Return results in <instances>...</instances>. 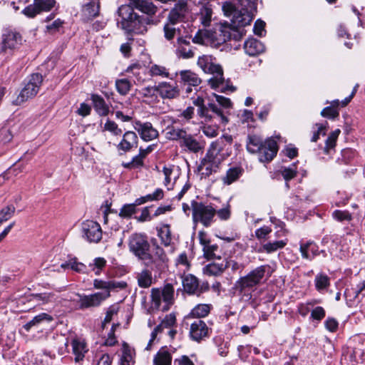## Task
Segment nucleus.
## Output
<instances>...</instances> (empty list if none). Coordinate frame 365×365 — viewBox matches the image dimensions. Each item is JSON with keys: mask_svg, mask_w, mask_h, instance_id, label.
<instances>
[{"mask_svg": "<svg viewBox=\"0 0 365 365\" xmlns=\"http://www.w3.org/2000/svg\"><path fill=\"white\" fill-rule=\"evenodd\" d=\"M225 160L223 158L207 149L205 155L201 159L198 165V170L205 176H210L217 172L221 163Z\"/></svg>", "mask_w": 365, "mask_h": 365, "instance_id": "10", "label": "nucleus"}, {"mask_svg": "<svg viewBox=\"0 0 365 365\" xmlns=\"http://www.w3.org/2000/svg\"><path fill=\"white\" fill-rule=\"evenodd\" d=\"M190 336L193 341L199 342L209 335L210 329L201 319H195L190 323Z\"/></svg>", "mask_w": 365, "mask_h": 365, "instance_id": "16", "label": "nucleus"}, {"mask_svg": "<svg viewBox=\"0 0 365 365\" xmlns=\"http://www.w3.org/2000/svg\"><path fill=\"white\" fill-rule=\"evenodd\" d=\"M155 89L163 98L173 99L177 98L180 94L178 86L168 82L159 83L155 86Z\"/></svg>", "mask_w": 365, "mask_h": 365, "instance_id": "21", "label": "nucleus"}, {"mask_svg": "<svg viewBox=\"0 0 365 365\" xmlns=\"http://www.w3.org/2000/svg\"><path fill=\"white\" fill-rule=\"evenodd\" d=\"M209 110H211L217 117L220 118V121L223 123H227L228 122L227 118L224 115L222 109L218 107L214 103H208Z\"/></svg>", "mask_w": 365, "mask_h": 365, "instance_id": "54", "label": "nucleus"}, {"mask_svg": "<svg viewBox=\"0 0 365 365\" xmlns=\"http://www.w3.org/2000/svg\"><path fill=\"white\" fill-rule=\"evenodd\" d=\"M99 1H91L85 4L81 10L82 16L84 20L88 21L96 17L99 14Z\"/></svg>", "mask_w": 365, "mask_h": 365, "instance_id": "25", "label": "nucleus"}, {"mask_svg": "<svg viewBox=\"0 0 365 365\" xmlns=\"http://www.w3.org/2000/svg\"><path fill=\"white\" fill-rule=\"evenodd\" d=\"M225 271L224 262L221 263H210L202 269L203 274L207 276H218Z\"/></svg>", "mask_w": 365, "mask_h": 365, "instance_id": "38", "label": "nucleus"}, {"mask_svg": "<svg viewBox=\"0 0 365 365\" xmlns=\"http://www.w3.org/2000/svg\"><path fill=\"white\" fill-rule=\"evenodd\" d=\"M174 292V287L171 284H165L163 289L153 288L150 294L153 306L155 309H159L163 301L165 304L162 310H168L173 303Z\"/></svg>", "mask_w": 365, "mask_h": 365, "instance_id": "8", "label": "nucleus"}, {"mask_svg": "<svg viewBox=\"0 0 365 365\" xmlns=\"http://www.w3.org/2000/svg\"><path fill=\"white\" fill-rule=\"evenodd\" d=\"M240 9L253 14L256 9L255 0H240Z\"/></svg>", "mask_w": 365, "mask_h": 365, "instance_id": "55", "label": "nucleus"}, {"mask_svg": "<svg viewBox=\"0 0 365 365\" xmlns=\"http://www.w3.org/2000/svg\"><path fill=\"white\" fill-rule=\"evenodd\" d=\"M158 236L160 237L162 244L167 247H170V251H173L172 245V237L170 227L168 224L163 225L160 228L157 229Z\"/></svg>", "mask_w": 365, "mask_h": 365, "instance_id": "31", "label": "nucleus"}, {"mask_svg": "<svg viewBox=\"0 0 365 365\" xmlns=\"http://www.w3.org/2000/svg\"><path fill=\"white\" fill-rule=\"evenodd\" d=\"M21 41L22 38L19 33L7 30L2 36L1 50L4 51H6L7 49L14 50L21 44Z\"/></svg>", "mask_w": 365, "mask_h": 365, "instance_id": "19", "label": "nucleus"}, {"mask_svg": "<svg viewBox=\"0 0 365 365\" xmlns=\"http://www.w3.org/2000/svg\"><path fill=\"white\" fill-rule=\"evenodd\" d=\"M136 205L135 202L132 204H126L120 210L119 215L124 218H129L136 212Z\"/></svg>", "mask_w": 365, "mask_h": 365, "instance_id": "50", "label": "nucleus"}, {"mask_svg": "<svg viewBox=\"0 0 365 365\" xmlns=\"http://www.w3.org/2000/svg\"><path fill=\"white\" fill-rule=\"evenodd\" d=\"M187 4L184 1L180 2L170 11L169 14V20L172 24L182 19L186 11Z\"/></svg>", "mask_w": 365, "mask_h": 365, "instance_id": "29", "label": "nucleus"}, {"mask_svg": "<svg viewBox=\"0 0 365 365\" xmlns=\"http://www.w3.org/2000/svg\"><path fill=\"white\" fill-rule=\"evenodd\" d=\"M131 86V83L126 78L118 79L115 81L116 90L122 96L127 95L130 91Z\"/></svg>", "mask_w": 365, "mask_h": 365, "instance_id": "44", "label": "nucleus"}, {"mask_svg": "<svg viewBox=\"0 0 365 365\" xmlns=\"http://www.w3.org/2000/svg\"><path fill=\"white\" fill-rule=\"evenodd\" d=\"M162 173L164 176V185L168 187V189H170L169 185L172 183V181L175 182L178 178V173L177 170H175V166H164Z\"/></svg>", "mask_w": 365, "mask_h": 365, "instance_id": "37", "label": "nucleus"}, {"mask_svg": "<svg viewBox=\"0 0 365 365\" xmlns=\"http://www.w3.org/2000/svg\"><path fill=\"white\" fill-rule=\"evenodd\" d=\"M177 54L182 58H190L194 56V52L187 46H178L177 48Z\"/></svg>", "mask_w": 365, "mask_h": 365, "instance_id": "60", "label": "nucleus"}, {"mask_svg": "<svg viewBox=\"0 0 365 365\" xmlns=\"http://www.w3.org/2000/svg\"><path fill=\"white\" fill-rule=\"evenodd\" d=\"M225 270L227 268H230L232 271L236 272L237 270H242L243 269V265L238 263L235 260L233 259H226L224 262Z\"/></svg>", "mask_w": 365, "mask_h": 365, "instance_id": "63", "label": "nucleus"}, {"mask_svg": "<svg viewBox=\"0 0 365 365\" xmlns=\"http://www.w3.org/2000/svg\"><path fill=\"white\" fill-rule=\"evenodd\" d=\"M143 165L144 158L139 153L135 155L130 162L122 163L123 168L130 170L141 168Z\"/></svg>", "mask_w": 365, "mask_h": 365, "instance_id": "48", "label": "nucleus"}, {"mask_svg": "<svg viewBox=\"0 0 365 365\" xmlns=\"http://www.w3.org/2000/svg\"><path fill=\"white\" fill-rule=\"evenodd\" d=\"M244 49L249 56H256L264 50V45L255 38H249L245 42Z\"/></svg>", "mask_w": 365, "mask_h": 365, "instance_id": "26", "label": "nucleus"}, {"mask_svg": "<svg viewBox=\"0 0 365 365\" xmlns=\"http://www.w3.org/2000/svg\"><path fill=\"white\" fill-rule=\"evenodd\" d=\"M186 130L183 128L168 126L166 128L165 138L169 140L179 141L181 143Z\"/></svg>", "mask_w": 365, "mask_h": 365, "instance_id": "36", "label": "nucleus"}, {"mask_svg": "<svg viewBox=\"0 0 365 365\" xmlns=\"http://www.w3.org/2000/svg\"><path fill=\"white\" fill-rule=\"evenodd\" d=\"M218 249V246L217 245H207L205 247L202 248L204 256L208 259H211L215 257V252Z\"/></svg>", "mask_w": 365, "mask_h": 365, "instance_id": "59", "label": "nucleus"}, {"mask_svg": "<svg viewBox=\"0 0 365 365\" xmlns=\"http://www.w3.org/2000/svg\"><path fill=\"white\" fill-rule=\"evenodd\" d=\"M333 217L339 221H351L352 220V216L349 211L346 210H335L332 213Z\"/></svg>", "mask_w": 365, "mask_h": 365, "instance_id": "52", "label": "nucleus"}, {"mask_svg": "<svg viewBox=\"0 0 365 365\" xmlns=\"http://www.w3.org/2000/svg\"><path fill=\"white\" fill-rule=\"evenodd\" d=\"M197 15L201 24L205 27L209 26L212 17V9L211 5L209 4L202 5Z\"/></svg>", "mask_w": 365, "mask_h": 365, "instance_id": "28", "label": "nucleus"}, {"mask_svg": "<svg viewBox=\"0 0 365 365\" xmlns=\"http://www.w3.org/2000/svg\"><path fill=\"white\" fill-rule=\"evenodd\" d=\"M216 215L222 220H227L231 216L230 205L227 204L222 208L216 210Z\"/></svg>", "mask_w": 365, "mask_h": 365, "instance_id": "57", "label": "nucleus"}, {"mask_svg": "<svg viewBox=\"0 0 365 365\" xmlns=\"http://www.w3.org/2000/svg\"><path fill=\"white\" fill-rule=\"evenodd\" d=\"M232 142L233 138L232 135H223L212 142L208 149L225 160L231 155Z\"/></svg>", "mask_w": 365, "mask_h": 365, "instance_id": "12", "label": "nucleus"}, {"mask_svg": "<svg viewBox=\"0 0 365 365\" xmlns=\"http://www.w3.org/2000/svg\"><path fill=\"white\" fill-rule=\"evenodd\" d=\"M329 285V279L327 275H317L315 277V286L317 290L326 289Z\"/></svg>", "mask_w": 365, "mask_h": 365, "instance_id": "51", "label": "nucleus"}, {"mask_svg": "<svg viewBox=\"0 0 365 365\" xmlns=\"http://www.w3.org/2000/svg\"><path fill=\"white\" fill-rule=\"evenodd\" d=\"M341 131L339 129H336L334 131L331 132L328 136L326 143L325 147L324 148V151L325 153L328 154L329 150L334 148L336 143V140L340 134Z\"/></svg>", "mask_w": 365, "mask_h": 365, "instance_id": "43", "label": "nucleus"}, {"mask_svg": "<svg viewBox=\"0 0 365 365\" xmlns=\"http://www.w3.org/2000/svg\"><path fill=\"white\" fill-rule=\"evenodd\" d=\"M53 318L46 314V313H41L40 314L34 317L31 321L27 322L24 325V328L29 331L32 327L36 326L38 324L41 323L43 321L51 322Z\"/></svg>", "mask_w": 365, "mask_h": 365, "instance_id": "42", "label": "nucleus"}, {"mask_svg": "<svg viewBox=\"0 0 365 365\" xmlns=\"http://www.w3.org/2000/svg\"><path fill=\"white\" fill-rule=\"evenodd\" d=\"M43 81V77L39 73L31 75L30 78L19 96L13 101L14 105H21L29 98H32L38 93Z\"/></svg>", "mask_w": 365, "mask_h": 365, "instance_id": "9", "label": "nucleus"}, {"mask_svg": "<svg viewBox=\"0 0 365 365\" xmlns=\"http://www.w3.org/2000/svg\"><path fill=\"white\" fill-rule=\"evenodd\" d=\"M339 104V102L338 100L334 101L332 102L331 106L326 107L322 110L321 115L323 117L332 118V119L338 117L339 111L336 108H334V106H338Z\"/></svg>", "mask_w": 365, "mask_h": 365, "instance_id": "46", "label": "nucleus"}, {"mask_svg": "<svg viewBox=\"0 0 365 365\" xmlns=\"http://www.w3.org/2000/svg\"><path fill=\"white\" fill-rule=\"evenodd\" d=\"M93 287L98 289H104V292H101L102 293H108L110 294V281H103L101 279H96L93 281Z\"/></svg>", "mask_w": 365, "mask_h": 365, "instance_id": "56", "label": "nucleus"}, {"mask_svg": "<svg viewBox=\"0 0 365 365\" xmlns=\"http://www.w3.org/2000/svg\"><path fill=\"white\" fill-rule=\"evenodd\" d=\"M194 222H200L203 226L210 227L216 215V209L210 205L192 201L191 202Z\"/></svg>", "mask_w": 365, "mask_h": 365, "instance_id": "7", "label": "nucleus"}, {"mask_svg": "<svg viewBox=\"0 0 365 365\" xmlns=\"http://www.w3.org/2000/svg\"><path fill=\"white\" fill-rule=\"evenodd\" d=\"M287 235V231L281 229L280 230L275 232V237H284L282 240L269 241L264 244L262 247V251L265 252L267 254L272 253L277 251L278 250L283 249L288 242V239L285 237Z\"/></svg>", "mask_w": 365, "mask_h": 365, "instance_id": "20", "label": "nucleus"}, {"mask_svg": "<svg viewBox=\"0 0 365 365\" xmlns=\"http://www.w3.org/2000/svg\"><path fill=\"white\" fill-rule=\"evenodd\" d=\"M180 146L193 153H197L204 149V145L187 131L181 140V143H180Z\"/></svg>", "mask_w": 365, "mask_h": 365, "instance_id": "22", "label": "nucleus"}, {"mask_svg": "<svg viewBox=\"0 0 365 365\" xmlns=\"http://www.w3.org/2000/svg\"><path fill=\"white\" fill-rule=\"evenodd\" d=\"M222 10L227 16L231 17V24L224 23L218 26V32L214 35V39L218 44L234 39L240 41L245 34L243 27L249 25L252 20L253 14L249 11L236 8L230 3H225Z\"/></svg>", "mask_w": 365, "mask_h": 365, "instance_id": "1", "label": "nucleus"}, {"mask_svg": "<svg viewBox=\"0 0 365 365\" xmlns=\"http://www.w3.org/2000/svg\"><path fill=\"white\" fill-rule=\"evenodd\" d=\"M83 237L90 243H98L102 239L101 225L93 220H86L82 223Z\"/></svg>", "mask_w": 365, "mask_h": 365, "instance_id": "13", "label": "nucleus"}, {"mask_svg": "<svg viewBox=\"0 0 365 365\" xmlns=\"http://www.w3.org/2000/svg\"><path fill=\"white\" fill-rule=\"evenodd\" d=\"M175 316L173 314L167 315L162 323L158 325L151 333V338L148 342L146 349H150L152 342L155 339L157 334L162 331L163 327L168 328L175 323Z\"/></svg>", "mask_w": 365, "mask_h": 365, "instance_id": "23", "label": "nucleus"}, {"mask_svg": "<svg viewBox=\"0 0 365 365\" xmlns=\"http://www.w3.org/2000/svg\"><path fill=\"white\" fill-rule=\"evenodd\" d=\"M171 355L165 348L160 349L153 359L154 365H171Z\"/></svg>", "mask_w": 365, "mask_h": 365, "instance_id": "39", "label": "nucleus"}, {"mask_svg": "<svg viewBox=\"0 0 365 365\" xmlns=\"http://www.w3.org/2000/svg\"><path fill=\"white\" fill-rule=\"evenodd\" d=\"M104 130L109 131L114 135H120L122 134V130L118 125L112 120H107L104 125Z\"/></svg>", "mask_w": 365, "mask_h": 365, "instance_id": "53", "label": "nucleus"}, {"mask_svg": "<svg viewBox=\"0 0 365 365\" xmlns=\"http://www.w3.org/2000/svg\"><path fill=\"white\" fill-rule=\"evenodd\" d=\"M37 301H41L43 304L53 302L55 299V294L51 292H45L34 295Z\"/></svg>", "mask_w": 365, "mask_h": 365, "instance_id": "61", "label": "nucleus"}, {"mask_svg": "<svg viewBox=\"0 0 365 365\" xmlns=\"http://www.w3.org/2000/svg\"><path fill=\"white\" fill-rule=\"evenodd\" d=\"M180 82L189 86L197 87L201 83V79L194 72L190 70H183L179 72Z\"/></svg>", "mask_w": 365, "mask_h": 365, "instance_id": "24", "label": "nucleus"}, {"mask_svg": "<svg viewBox=\"0 0 365 365\" xmlns=\"http://www.w3.org/2000/svg\"><path fill=\"white\" fill-rule=\"evenodd\" d=\"M129 250L139 259L146 262H151V255L149 252L150 244L147 237L142 234H133L128 240Z\"/></svg>", "mask_w": 365, "mask_h": 365, "instance_id": "6", "label": "nucleus"}, {"mask_svg": "<svg viewBox=\"0 0 365 365\" xmlns=\"http://www.w3.org/2000/svg\"><path fill=\"white\" fill-rule=\"evenodd\" d=\"M135 351L126 343H123L122 347V356L120 365H133Z\"/></svg>", "mask_w": 365, "mask_h": 365, "instance_id": "35", "label": "nucleus"}, {"mask_svg": "<svg viewBox=\"0 0 365 365\" xmlns=\"http://www.w3.org/2000/svg\"><path fill=\"white\" fill-rule=\"evenodd\" d=\"M73 353L75 355V361L78 362L84 358L88 351L86 344L83 341L73 339L72 341Z\"/></svg>", "mask_w": 365, "mask_h": 365, "instance_id": "33", "label": "nucleus"}, {"mask_svg": "<svg viewBox=\"0 0 365 365\" xmlns=\"http://www.w3.org/2000/svg\"><path fill=\"white\" fill-rule=\"evenodd\" d=\"M247 150L251 153H258L259 160L269 163L277 155L278 146L277 142L271 138L263 141L257 135H250L247 143Z\"/></svg>", "mask_w": 365, "mask_h": 365, "instance_id": "3", "label": "nucleus"}, {"mask_svg": "<svg viewBox=\"0 0 365 365\" xmlns=\"http://www.w3.org/2000/svg\"><path fill=\"white\" fill-rule=\"evenodd\" d=\"M211 308V304H197L191 310L190 313L187 317V319L188 320L193 318L200 319V318L205 317L210 312Z\"/></svg>", "mask_w": 365, "mask_h": 365, "instance_id": "30", "label": "nucleus"}, {"mask_svg": "<svg viewBox=\"0 0 365 365\" xmlns=\"http://www.w3.org/2000/svg\"><path fill=\"white\" fill-rule=\"evenodd\" d=\"M138 145V137L133 131H126L123 133L121 140L116 145L119 155H122L137 148Z\"/></svg>", "mask_w": 365, "mask_h": 365, "instance_id": "15", "label": "nucleus"}, {"mask_svg": "<svg viewBox=\"0 0 365 365\" xmlns=\"http://www.w3.org/2000/svg\"><path fill=\"white\" fill-rule=\"evenodd\" d=\"M281 174L283 177V178L287 181L286 182V187L289 188V184L287 181L293 179L296 177L297 171L295 168V165H292V167H282L281 168Z\"/></svg>", "mask_w": 365, "mask_h": 365, "instance_id": "49", "label": "nucleus"}, {"mask_svg": "<svg viewBox=\"0 0 365 365\" xmlns=\"http://www.w3.org/2000/svg\"><path fill=\"white\" fill-rule=\"evenodd\" d=\"M271 228L267 226L262 227L255 231V236L256 237L261 240H266L268 237V235L271 233Z\"/></svg>", "mask_w": 365, "mask_h": 365, "instance_id": "62", "label": "nucleus"}, {"mask_svg": "<svg viewBox=\"0 0 365 365\" xmlns=\"http://www.w3.org/2000/svg\"><path fill=\"white\" fill-rule=\"evenodd\" d=\"M216 32H218V27L216 28L213 32H211L207 30H205V31L200 30L193 37L192 41L195 43L204 44V43H205L206 38H210L212 41V43H214L215 46H217L219 44L217 43V41H215V39H214V35H215Z\"/></svg>", "mask_w": 365, "mask_h": 365, "instance_id": "34", "label": "nucleus"}, {"mask_svg": "<svg viewBox=\"0 0 365 365\" xmlns=\"http://www.w3.org/2000/svg\"><path fill=\"white\" fill-rule=\"evenodd\" d=\"M269 269L270 267L268 264L256 267L247 275L239 278L235 284V288L241 294H248L266 280L265 275L269 273Z\"/></svg>", "mask_w": 365, "mask_h": 365, "instance_id": "4", "label": "nucleus"}, {"mask_svg": "<svg viewBox=\"0 0 365 365\" xmlns=\"http://www.w3.org/2000/svg\"><path fill=\"white\" fill-rule=\"evenodd\" d=\"M118 14L121 18L120 24L122 29L128 32L143 34L147 31V26L153 24L151 17L138 15L129 5H121L118 8Z\"/></svg>", "mask_w": 365, "mask_h": 365, "instance_id": "2", "label": "nucleus"}, {"mask_svg": "<svg viewBox=\"0 0 365 365\" xmlns=\"http://www.w3.org/2000/svg\"><path fill=\"white\" fill-rule=\"evenodd\" d=\"M194 111L195 108L192 106H188L186 109L180 111L178 116L188 121L193 118Z\"/></svg>", "mask_w": 365, "mask_h": 365, "instance_id": "64", "label": "nucleus"}, {"mask_svg": "<svg viewBox=\"0 0 365 365\" xmlns=\"http://www.w3.org/2000/svg\"><path fill=\"white\" fill-rule=\"evenodd\" d=\"M182 284L184 291L190 295L199 297L210 289L207 282H202L200 284L198 279L191 274L184 275L182 277Z\"/></svg>", "mask_w": 365, "mask_h": 365, "instance_id": "11", "label": "nucleus"}, {"mask_svg": "<svg viewBox=\"0 0 365 365\" xmlns=\"http://www.w3.org/2000/svg\"><path fill=\"white\" fill-rule=\"evenodd\" d=\"M110 294L96 292L89 295H83L80 297L79 306L81 309L98 307L102 302L108 299Z\"/></svg>", "mask_w": 365, "mask_h": 365, "instance_id": "17", "label": "nucleus"}, {"mask_svg": "<svg viewBox=\"0 0 365 365\" xmlns=\"http://www.w3.org/2000/svg\"><path fill=\"white\" fill-rule=\"evenodd\" d=\"M135 130L139 133L144 141H150L158 137V131L153 128L150 122L142 123L139 120L135 122Z\"/></svg>", "mask_w": 365, "mask_h": 365, "instance_id": "18", "label": "nucleus"}, {"mask_svg": "<svg viewBox=\"0 0 365 365\" xmlns=\"http://www.w3.org/2000/svg\"><path fill=\"white\" fill-rule=\"evenodd\" d=\"M15 211L16 208L13 205L4 207L0 210V226L2 223L11 219L14 216Z\"/></svg>", "mask_w": 365, "mask_h": 365, "instance_id": "47", "label": "nucleus"}, {"mask_svg": "<svg viewBox=\"0 0 365 365\" xmlns=\"http://www.w3.org/2000/svg\"><path fill=\"white\" fill-rule=\"evenodd\" d=\"M202 132L208 138H215L218 135V129L216 126L206 125L202 127Z\"/></svg>", "mask_w": 365, "mask_h": 365, "instance_id": "58", "label": "nucleus"}, {"mask_svg": "<svg viewBox=\"0 0 365 365\" xmlns=\"http://www.w3.org/2000/svg\"><path fill=\"white\" fill-rule=\"evenodd\" d=\"M197 65L205 73L212 75L208 80V83L212 88L223 86V71L222 67L216 63L215 58L210 55H202L198 58Z\"/></svg>", "mask_w": 365, "mask_h": 365, "instance_id": "5", "label": "nucleus"}, {"mask_svg": "<svg viewBox=\"0 0 365 365\" xmlns=\"http://www.w3.org/2000/svg\"><path fill=\"white\" fill-rule=\"evenodd\" d=\"M149 74L152 77H160V78H171L170 77V73L168 68L166 67L158 65V64H153L149 68Z\"/></svg>", "mask_w": 365, "mask_h": 365, "instance_id": "41", "label": "nucleus"}, {"mask_svg": "<svg viewBox=\"0 0 365 365\" xmlns=\"http://www.w3.org/2000/svg\"><path fill=\"white\" fill-rule=\"evenodd\" d=\"M242 170L240 168L235 167L230 168L226 175L222 178L225 185H230L235 182L242 175Z\"/></svg>", "mask_w": 365, "mask_h": 365, "instance_id": "40", "label": "nucleus"}, {"mask_svg": "<svg viewBox=\"0 0 365 365\" xmlns=\"http://www.w3.org/2000/svg\"><path fill=\"white\" fill-rule=\"evenodd\" d=\"M91 100L93 103V107L98 114L101 116H106L108 114L109 107L101 96L93 94L91 96Z\"/></svg>", "mask_w": 365, "mask_h": 365, "instance_id": "32", "label": "nucleus"}, {"mask_svg": "<svg viewBox=\"0 0 365 365\" xmlns=\"http://www.w3.org/2000/svg\"><path fill=\"white\" fill-rule=\"evenodd\" d=\"M134 9L147 14L146 17H151L152 19L158 10L157 6H155L152 1L148 0H138L133 7V9Z\"/></svg>", "mask_w": 365, "mask_h": 365, "instance_id": "27", "label": "nucleus"}, {"mask_svg": "<svg viewBox=\"0 0 365 365\" xmlns=\"http://www.w3.org/2000/svg\"><path fill=\"white\" fill-rule=\"evenodd\" d=\"M138 283L140 287L147 288L152 284V276L148 270H143L138 274Z\"/></svg>", "mask_w": 365, "mask_h": 365, "instance_id": "45", "label": "nucleus"}, {"mask_svg": "<svg viewBox=\"0 0 365 365\" xmlns=\"http://www.w3.org/2000/svg\"><path fill=\"white\" fill-rule=\"evenodd\" d=\"M55 4V0H34V4L27 6L22 13L29 18H34L41 12L50 11Z\"/></svg>", "mask_w": 365, "mask_h": 365, "instance_id": "14", "label": "nucleus"}]
</instances>
